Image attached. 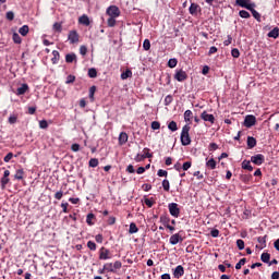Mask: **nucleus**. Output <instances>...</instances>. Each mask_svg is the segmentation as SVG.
<instances>
[{"mask_svg": "<svg viewBox=\"0 0 279 279\" xmlns=\"http://www.w3.org/2000/svg\"><path fill=\"white\" fill-rule=\"evenodd\" d=\"M189 132H191V126L189 124H185L182 128V132H181V144L184 147L191 145V135L189 134Z\"/></svg>", "mask_w": 279, "mask_h": 279, "instance_id": "obj_1", "label": "nucleus"}, {"mask_svg": "<svg viewBox=\"0 0 279 279\" xmlns=\"http://www.w3.org/2000/svg\"><path fill=\"white\" fill-rule=\"evenodd\" d=\"M121 267H123V264L120 260H116L113 264L112 263L105 264V269H107V272H110V274H117V271H119Z\"/></svg>", "mask_w": 279, "mask_h": 279, "instance_id": "obj_2", "label": "nucleus"}, {"mask_svg": "<svg viewBox=\"0 0 279 279\" xmlns=\"http://www.w3.org/2000/svg\"><path fill=\"white\" fill-rule=\"evenodd\" d=\"M106 14H107L109 17L119 19V16H121V10H120L119 7H117V5H110V7L107 9Z\"/></svg>", "mask_w": 279, "mask_h": 279, "instance_id": "obj_3", "label": "nucleus"}, {"mask_svg": "<svg viewBox=\"0 0 279 279\" xmlns=\"http://www.w3.org/2000/svg\"><path fill=\"white\" fill-rule=\"evenodd\" d=\"M98 254L99 260H110V258H112V253H110V250L106 248L105 246L99 248Z\"/></svg>", "mask_w": 279, "mask_h": 279, "instance_id": "obj_4", "label": "nucleus"}, {"mask_svg": "<svg viewBox=\"0 0 279 279\" xmlns=\"http://www.w3.org/2000/svg\"><path fill=\"white\" fill-rule=\"evenodd\" d=\"M68 40L70 41V45H75L80 43V34L77 31H70L68 35Z\"/></svg>", "mask_w": 279, "mask_h": 279, "instance_id": "obj_5", "label": "nucleus"}, {"mask_svg": "<svg viewBox=\"0 0 279 279\" xmlns=\"http://www.w3.org/2000/svg\"><path fill=\"white\" fill-rule=\"evenodd\" d=\"M235 4L240 8H245V10H252V8H256V4L250 2V0H235Z\"/></svg>", "mask_w": 279, "mask_h": 279, "instance_id": "obj_6", "label": "nucleus"}, {"mask_svg": "<svg viewBox=\"0 0 279 279\" xmlns=\"http://www.w3.org/2000/svg\"><path fill=\"white\" fill-rule=\"evenodd\" d=\"M169 213L172 217H180V208L178 207V203H170L168 205Z\"/></svg>", "mask_w": 279, "mask_h": 279, "instance_id": "obj_7", "label": "nucleus"}, {"mask_svg": "<svg viewBox=\"0 0 279 279\" xmlns=\"http://www.w3.org/2000/svg\"><path fill=\"white\" fill-rule=\"evenodd\" d=\"M251 162H253V165H257V167H260V165H263V162H265V155L257 154V155L252 156Z\"/></svg>", "mask_w": 279, "mask_h": 279, "instance_id": "obj_8", "label": "nucleus"}, {"mask_svg": "<svg viewBox=\"0 0 279 279\" xmlns=\"http://www.w3.org/2000/svg\"><path fill=\"white\" fill-rule=\"evenodd\" d=\"M253 125H256V117L248 114L244 119V128H253Z\"/></svg>", "mask_w": 279, "mask_h": 279, "instance_id": "obj_9", "label": "nucleus"}, {"mask_svg": "<svg viewBox=\"0 0 279 279\" xmlns=\"http://www.w3.org/2000/svg\"><path fill=\"white\" fill-rule=\"evenodd\" d=\"M182 241H184V238H182L180 233H174L169 239L170 245H178V243H182Z\"/></svg>", "mask_w": 279, "mask_h": 279, "instance_id": "obj_10", "label": "nucleus"}, {"mask_svg": "<svg viewBox=\"0 0 279 279\" xmlns=\"http://www.w3.org/2000/svg\"><path fill=\"white\" fill-rule=\"evenodd\" d=\"M187 77L189 75L183 70H178L174 74V80H177V82H184Z\"/></svg>", "mask_w": 279, "mask_h": 279, "instance_id": "obj_11", "label": "nucleus"}, {"mask_svg": "<svg viewBox=\"0 0 279 279\" xmlns=\"http://www.w3.org/2000/svg\"><path fill=\"white\" fill-rule=\"evenodd\" d=\"M1 189L4 190L10 183V170H5L3 177L1 178Z\"/></svg>", "mask_w": 279, "mask_h": 279, "instance_id": "obj_12", "label": "nucleus"}, {"mask_svg": "<svg viewBox=\"0 0 279 279\" xmlns=\"http://www.w3.org/2000/svg\"><path fill=\"white\" fill-rule=\"evenodd\" d=\"M257 241L259 245H256L257 250H265L267 247V235L258 236Z\"/></svg>", "mask_w": 279, "mask_h": 279, "instance_id": "obj_13", "label": "nucleus"}, {"mask_svg": "<svg viewBox=\"0 0 279 279\" xmlns=\"http://www.w3.org/2000/svg\"><path fill=\"white\" fill-rule=\"evenodd\" d=\"M201 119H203V121H208L211 124L215 123V116H213L206 111L202 112Z\"/></svg>", "mask_w": 279, "mask_h": 279, "instance_id": "obj_14", "label": "nucleus"}, {"mask_svg": "<svg viewBox=\"0 0 279 279\" xmlns=\"http://www.w3.org/2000/svg\"><path fill=\"white\" fill-rule=\"evenodd\" d=\"M173 276L174 278H182L184 276V267L182 265L177 266Z\"/></svg>", "mask_w": 279, "mask_h": 279, "instance_id": "obj_15", "label": "nucleus"}, {"mask_svg": "<svg viewBox=\"0 0 279 279\" xmlns=\"http://www.w3.org/2000/svg\"><path fill=\"white\" fill-rule=\"evenodd\" d=\"M78 23H80V25H85V27H88V25H90V19L88 17V15L83 14V15L78 19Z\"/></svg>", "mask_w": 279, "mask_h": 279, "instance_id": "obj_16", "label": "nucleus"}, {"mask_svg": "<svg viewBox=\"0 0 279 279\" xmlns=\"http://www.w3.org/2000/svg\"><path fill=\"white\" fill-rule=\"evenodd\" d=\"M199 10H201L199 4L192 3L190 5L189 12H190V14H192V16H195V15H197V12H199Z\"/></svg>", "mask_w": 279, "mask_h": 279, "instance_id": "obj_17", "label": "nucleus"}, {"mask_svg": "<svg viewBox=\"0 0 279 279\" xmlns=\"http://www.w3.org/2000/svg\"><path fill=\"white\" fill-rule=\"evenodd\" d=\"M128 133L121 132L119 135V145H125L128 143Z\"/></svg>", "mask_w": 279, "mask_h": 279, "instance_id": "obj_18", "label": "nucleus"}, {"mask_svg": "<svg viewBox=\"0 0 279 279\" xmlns=\"http://www.w3.org/2000/svg\"><path fill=\"white\" fill-rule=\"evenodd\" d=\"M27 90H29V86L27 84H22V86L17 88L16 95H25Z\"/></svg>", "mask_w": 279, "mask_h": 279, "instance_id": "obj_19", "label": "nucleus"}, {"mask_svg": "<svg viewBox=\"0 0 279 279\" xmlns=\"http://www.w3.org/2000/svg\"><path fill=\"white\" fill-rule=\"evenodd\" d=\"M145 158H151V154L143 155V154H137L135 156V162H143Z\"/></svg>", "mask_w": 279, "mask_h": 279, "instance_id": "obj_20", "label": "nucleus"}, {"mask_svg": "<svg viewBox=\"0 0 279 279\" xmlns=\"http://www.w3.org/2000/svg\"><path fill=\"white\" fill-rule=\"evenodd\" d=\"M52 56H53L51 58L52 64H58V62L60 61V52L58 50H53Z\"/></svg>", "mask_w": 279, "mask_h": 279, "instance_id": "obj_21", "label": "nucleus"}, {"mask_svg": "<svg viewBox=\"0 0 279 279\" xmlns=\"http://www.w3.org/2000/svg\"><path fill=\"white\" fill-rule=\"evenodd\" d=\"M159 221L162 223V226H165V228H167L171 219L167 215H161Z\"/></svg>", "mask_w": 279, "mask_h": 279, "instance_id": "obj_22", "label": "nucleus"}, {"mask_svg": "<svg viewBox=\"0 0 279 279\" xmlns=\"http://www.w3.org/2000/svg\"><path fill=\"white\" fill-rule=\"evenodd\" d=\"M19 34H21V36H27V34H29V26L23 25L22 27H20Z\"/></svg>", "mask_w": 279, "mask_h": 279, "instance_id": "obj_23", "label": "nucleus"}, {"mask_svg": "<svg viewBox=\"0 0 279 279\" xmlns=\"http://www.w3.org/2000/svg\"><path fill=\"white\" fill-rule=\"evenodd\" d=\"M256 145V138L253 136L247 137V147L248 149H254V146Z\"/></svg>", "mask_w": 279, "mask_h": 279, "instance_id": "obj_24", "label": "nucleus"}, {"mask_svg": "<svg viewBox=\"0 0 279 279\" xmlns=\"http://www.w3.org/2000/svg\"><path fill=\"white\" fill-rule=\"evenodd\" d=\"M242 169H245L246 171H254V167H252V163L247 160L242 162Z\"/></svg>", "mask_w": 279, "mask_h": 279, "instance_id": "obj_25", "label": "nucleus"}, {"mask_svg": "<svg viewBox=\"0 0 279 279\" xmlns=\"http://www.w3.org/2000/svg\"><path fill=\"white\" fill-rule=\"evenodd\" d=\"M23 175H25V171L23 169H17L14 179L15 180H23Z\"/></svg>", "mask_w": 279, "mask_h": 279, "instance_id": "obj_26", "label": "nucleus"}, {"mask_svg": "<svg viewBox=\"0 0 279 279\" xmlns=\"http://www.w3.org/2000/svg\"><path fill=\"white\" fill-rule=\"evenodd\" d=\"M278 36H279L278 27H275L272 31L268 33V38H278Z\"/></svg>", "mask_w": 279, "mask_h": 279, "instance_id": "obj_27", "label": "nucleus"}, {"mask_svg": "<svg viewBox=\"0 0 279 279\" xmlns=\"http://www.w3.org/2000/svg\"><path fill=\"white\" fill-rule=\"evenodd\" d=\"M53 32H58V34H62V23L56 22L52 26Z\"/></svg>", "mask_w": 279, "mask_h": 279, "instance_id": "obj_28", "label": "nucleus"}, {"mask_svg": "<svg viewBox=\"0 0 279 279\" xmlns=\"http://www.w3.org/2000/svg\"><path fill=\"white\" fill-rule=\"evenodd\" d=\"M136 232H138V227H136V223L131 222L130 229H129V234H136Z\"/></svg>", "mask_w": 279, "mask_h": 279, "instance_id": "obj_29", "label": "nucleus"}, {"mask_svg": "<svg viewBox=\"0 0 279 279\" xmlns=\"http://www.w3.org/2000/svg\"><path fill=\"white\" fill-rule=\"evenodd\" d=\"M206 167H208V169H217V161H215V159H209L207 162H206Z\"/></svg>", "mask_w": 279, "mask_h": 279, "instance_id": "obj_30", "label": "nucleus"}, {"mask_svg": "<svg viewBox=\"0 0 279 279\" xmlns=\"http://www.w3.org/2000/svg\"><path fill=\"white\" fill-rule=\"evenodd\" d=\"M77 56H75V53H68L65 56V62H68L69 64H71V62H73L74 60H76Z\"/></svg>", "mask_w": 279, "mask_h": 279, "instance_id": "obj_31", "label": "nucleus"}, {"mask_svg": "<svg viewBox=\"0 0 279 279\" xmlns=\"http://www.w3.org/2000/svg\"><path fill=\"white\" fill-rule=\"evenodd\" d=\"M248 10H250V12H252L254 19H255L256 21H258V23H260V13H258V11H256L254 8L248 9Z\"/></svg>", "mask_w": 279, "mask_h": 279, "instance_id": "obj_32", "label": "nucleus"}, {"mask_svg": "<svg viewBox=\"0 0 279 279\" xmlns=\"http://www.w3.org/2000/svg\"><path fill=\"white\" fill-rule=\"evenodd\" d=\"M168 129L171 131V132H178V123L175 121H171L169 124H168Z\"/></svg>", "mask_w": 279, "mask_h": 279, "instance_id": "obj_33", "label": "nucleus"}, {"mask_svg": "<svg viewBox=\"0 0 279 279\" xmlns=\"http://www.w3.org/2000/svg\"><path fill=\"white\" fill-rule=\"evenodd\" d=\"M128 77H132V70L128 69L125 72L121 74V80H128Z\"/></svg>", "mask_w": 279, "mask_h": 279, "instance_id": "obj_34", "label": "nucleus"}, {"mask_svg": "<svg viewBox=\"0 0 279 279\" xmlns=\"http://www.w3.org/2000/svg\"><path fill=\"white\" fill-rule=\"evenodd\" d=\"M143 49H144V51H149V49H151V43L149 41V39L144 40Z\"/></svg>", "mask_w": 279, "mask_h": 279, "instance_id": "obj_35", "label": "nucleus"}, {"mask_svg": "<svg viewBox=\"0 0 279 279\" xmlns=\"http://www.w3.org/2000/svg\"><path fill=\"white\" fill-rule=\"evenodd\" d=\"M270 258H271V255L269 253H263L260 256V259L263 263H269Z\"/></svg>", "mask_w": 279, "mask_h": 279, "instance_id": "obj_36", "label": "nucleus"}, {"mask_svg": "<svg viewBox=\"0 0 279 279\" xmlns=\"http://www.w3.org/2000/svg\"><path fill=\"white\" fill-rule=\"evenodd\" d=\"M107 25L108 27H114V25H117V17H109L107 20Z\"/></svg>", "mask_w": 279, "mask_h": 279, "instance_id": "obj_37", "label": "nucleus"}, {"mask_svg": "<svg viewBox=\"0 0 279 279\" xmlns=\"http://www.w3.org/2000/svg\"><path fill=\"white\" fill-rule=\"evenodd\" d=\"M93 219H95V214H88L87 218H86V223L88 226H93L95 222L93 221Z\"/></svg>", "mask_w": 279, "mask_h": 279, "instance_id": "obj_38", "label": "nucleus"}, {"mask_svg": "<svg viewBox=\"0 0 279 279\" xmlns=\"http://www.w3.org/2000/svg\"><path fill=\"white\" fill-rule=\"evenodd\" d=\"M13 41L15 43V45H21L22 39H21V35H19V33H13Z\"/></svg>", "mask_w": 279, "mask_h": 279, "instance_id": "obj_39", "label": "nucleus"}, {"mask_svg": "<svg viewBox=\"0 0 279 279\" xmlns=\"http://www.w3.org/2000/svg\"><path fill=\"white\" fill-rule=\"evenodd\" d=\"M168 66H169L170 69H175V66H178V59H170V60L168 61Z\"/></svg>", "mask_w": 279, "mask_h": 279, "instance_id": "obj_40", "label": "nucleus"}, {"mask_svg": "<svg viewBox=\"0 0 279 279\" xmlns=\"http://www.w3.org/2000/svg\"><path fill=\"white\" fill-rule=\"evenodd\" d=\"M89 167H92V168L99 167V159H97V158H92V159L89 160Z\"/></svg>", "mask_w": 279, "mask_h": 279, "instance_id": "obj_41", "label": "nucleus"}, {"mask_svg": "<svg viewBox=\"0 0 279 279\" xmlns=\"http://www.w3.org/2000/svg\"><path fill=\"white\" fill-rule=\"evenodd\" d=\"M191 117H193V111L186 110L184 112V121H186V122L191 121Z\"/></svg>", "mask_w": 279, "mask_h": 279, "instance_id": "obj_42", "label": "nucleus"}, {"mask_svg": "<svg viewBox=\"0 0 279 279\" xmlns=\"http://www.w3.org/2000/svg\"><path fill=\"white\" fill-rule=\"evenodd\" d=\"M87 247H88V250H92V252H95V250H97V244L93 241H88Z\"/></svg>", "mask_w": 279, "mask_h": 279, "instance_id": "obj_43", "label": "nucleus"}, {"mask_svg": "<svg viewBox=\"0 0 279 279\" xmlns=\"http://www.w3.org/2000/svg\"><path fill=\"white\" fill-rule=\"evenodd\" d=\"M39 128L41 130H47L49 128V123L47 122V120L39 121Z\"/></svg>", "mask_w": 279, "mask_h": 279, "instance_id": "obj_44", "label": "nucleus"}, {"mask_svg": "<svg viewBox=\"0 0 279 279\" xmlns=\"http://www.w3.org/2000/svg\"><path fill=\"white\" fill-rule=\"evenodd\" d=\"M239 15L241 16V19H250V12L245 11V10H241L239 12Z\"/></svg>", "mask_w": 279, "mask_h": 279, "instance_id": "obj_45", "label": "nucleus"}, {"mask_svg": "<svg viewBox=\"0 0 279 279\" xmlns=\"http://www.w3.org/2000/svg\"><path fill=\"white\" fill-rule=\"evenodd\" d=\"M162 189H163V191H166L168 193V191L170 190L169 180L166 179L162 181Z\"/></svg>", "mask_w": 279, "mask_h": 279, "instance_id": "obj_46", "label": "nucleus"}, {"mask_svg": "<svg viewBox=\"0 0 279 279\" xmlns=\"http://www.w3.org/2000/svg\"><path fill=\"white\" fill-rule=\"evenodd\" d=\"M157 175L159 178H167V175H169V172H167V170L159 169Z\"/></svg>", "mask_w": 279, "mask_h": 279, "instance_id": "obj_47", "label": "nucleus"}, {"mask_svg": "<svg viewBox=\"0 0 279 279\" xmlns=\"http://www.w3.org/2000/svg\"><path fill=\"white\" fill-rule=\"evenodd\" d=\"M88 76L92 78L97 77V70L95 68L89 69Z\"/></svg>", "mask_w": 279, "mask_h": 279, "instance_id": "obj_48", "label": "nucleus"}, {"mask_svg": "<svg viewBox=\"0 0 279 279\" xmlns=\"http://www.w3.org/2000/svg\"><path fill=\"white\" fill-rule=\"evenodd\" d=\"M16 121H19V118L15 114L9 117V123L11 125H14V123H16Z\"/></svg>", "mask_w": 279, "mask_h": 279, "instance_id": "obj_49", "label": "nucleus"}, {"mask_svg": "<svg viewBox=\"0 0 279 279\" xmlns=\"http://www.w3.org/2000/svg\"><path fill=\"white\" fill-rule=\"evenodd\" d=\"M192 162L191 161H186L183 163V166L181 167V169H183V171H189V169L192 167Z\"/></svg>", "mask_w": 279, "mask_h": 279, "instance_id": "obj_50", "label": "nucleus"}, {"mask_svg": "<svg viewBox=\"0 0 279 279\" xmlns=\"http://www.w3.org/2000/svg\"><path fill=\"white\" fill-rule=\"evenodd\" d=\"M236 246L239 250H245V242L243 240H238Z\"/></svg>", "mask_w": 279, "mask_h": 279, "instance_id": "obj_51", "label": "nucleus"}, {"mask_svg": "<svg viewBox=\"0 0 279 279\" xmlns=\"http://www.w3.org/2000/svg\"><path fill=\"white\" fill-rule=\"evenodd\" d=\"M231 56H232V58H239V56H241V52L239 51V49L233 48L231 50Z\"/></svg>", "mask_w": 279, "mask_h": 279, "instance_id": "obj_52", "label": "nucleus"}, {"mask_svg": "<svg viewBox=\"0 0 279 279\" xmlns=\"http://www.w3.org/2000/svg\"><path fill=\"white\" fill-rule=\"evenodd\" d=\"M247 259L245 258L240 259V262L235 265V269H241V267L245 265Z\"/></svg>", "mask_w": 279, "mask_h": 279, "instance_id": "obj_53", "label": "nucleus"}, {"mask_svg": "<svg viewBox=\"0 0 279 279\" xmlns=\"http://www.w3.org/2000/svg\"><path fill=\"white\" fill-rule=\"evenodd\" d=\"M151 130H160V122L153 121L151 122Z\"/></svg>", "mask_w": 279, "mask_h": 279, "instance_id": "obj_54", "label": "nucleus"}, {"mask_svg": "<svg viewBox=\"0 0 279 279\" xmlns=\"http://www.w3.org/2000/svg\"><path fill=\"white\" fill-rule=\"evenodd\" d=\"M172 101H173V96H171V95L166 96V98H165L166 106H169V104H171Z\"/></svg>", "mask_w": 279, "mask_h": 279, "instance_id": "obj_55", "label": "nucleus"}, {"mask_svg": "<svg viewBox=\"0 0 279 279\" xmlns=\"http://www.w3.org/2000/svg\"><path fill=\"white\" fill-rule=\"evenodd\" d=\"M80 53L81 56H86V53H88V48H86V46H81Z\"/></svg>", "mask_w": 279, "mask_h": 279, "instance_id": "obj_56", "label": "nucleus"}, {"mask_svg": "<svg viewBox=\"0 0 279 279\" xmlns=\"http://www.w3.org/2000/svg\"><path fill=\"white\" fill-rule=\"evenodd\" d=\"M144 204H146L148 208H151V206H154V201L150 198H145Z\"/></svg>", "mask_w": 279, "mask_h": 279, "instance_id": "obj_57", "label": "nucleus"}, {"mask_svg": "<svg viewBox=\"0 0 279 279\" xmlns=\"http://www.w3.org/2000/svg\"><path fill=\"white\" fill-rule=\"evenodd\" d=\"M12 158H14V154L12 153L7 154V156L4 157V162H10Z\"/></svg>", "mask_w": 279, "mask_h": 279, "instance_id": "obj_58", "label": "nucleus"}, {"mask_svg": "<svg viewBox=\"0 0 279 279\" xmlns=\"http://www.w3.org/2000/svg\"><path fill=\"white\" fill-rule=\"evenodd\" d=\"M7 19H8V21H14V12L8 11L7 12Z\"/></svg>", "mask_w": 279, "mask_h": 279, "instance_id": "obj_59", "label": "nucleus"}, {"mask_svg": "<svg viewBox=\"0 0 279 279\" xmlns=\"http://www.w3.org/2000/svg\"><path fill=\"white\" fill-rule=\"evenodd\" d=\"M73 82H75V76L69 75L66 77L65 84H73Z\"/></svg>", "mask_w": 279, "mask_h": 279, "instance_id": "obj_60", "label": "nucleus"}, {"mask_svg": "<svg viewBox=\"0 0 279 279\" xmlns=\"http://www.w3.org/2000/svg\"><path fill=\"white\" fill-rule=\"evenodd\" d=\"M210 234L214 239H217V236H219V231L217 229H214L211 230Z\"/></svg>", "mask_w": 279, "mask_h": 279, "instance_id": "obj_61", "label": "nucleus"}, {"mask_svg": "<svg viewBox=\"0 0 279 279\" xmlns=\"http://www.w3.org/2000/svg\"><path fill=\"white\" fill-rule=\"evenodd\" d=\"M63 195H64V193H63L62 191H59V192H57V193L54 194V197H56L57 199H62Z\"/></svg>", "mask_w": 279, "mask_h": 279, "instance_id": "obj_62", "label": "nucleus"}, {"mask_svg": "<svg viewBox=\"0 0 279 279\" xmlns=\"http://www.w3.org/2000/svg\"><path fill=\"white\" fill-rule=\"evenodd\" d=\"M72 151H77L80 149V144H73L71 146Z\"/></svg>", "mask_w": 279, "mask_h": 279, "instance_id": "obj_63", "label": "nucleus"}, {"mask_svg": "<svg viewBox=\"0 0 279 279\" xmlns=\"http://www.w3.org/2000/svg\"><path fill=\"white\" fill-rule=\"evenodd\" d=\"M271 279H279V271L272 272Z\"/></svg>", "mask_w": 279, "mask_h": 279, "instance_id": "obj_64", "label": "nucleus"}]
</instances>
